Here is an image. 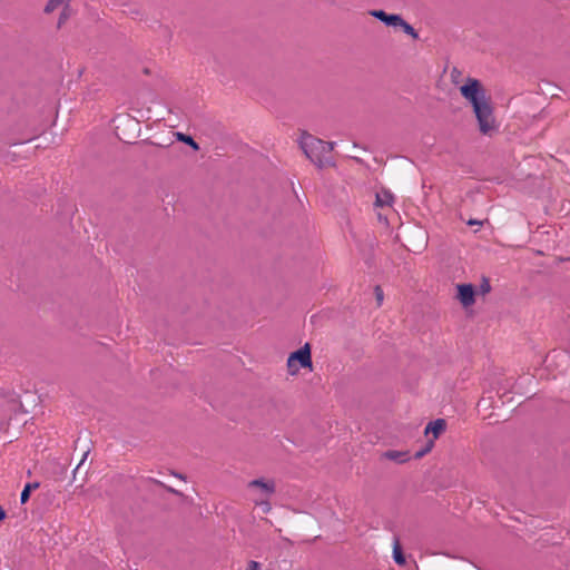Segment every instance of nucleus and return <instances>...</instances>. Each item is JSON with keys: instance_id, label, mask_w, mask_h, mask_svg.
Returning a JSON list of instances; mask_svg holds the SVG:
<instances>
[{"instance_id": "7ed1b4c3", "label": "nucleus", "mask_w": 570, "mask_h": 570, "mask_svg": "<svg viewBox=\"0 0 570 570\" xmlns=\"http://www.w3.org/2000/svg\"><path fill=\"white\" fill-rule=\"evenodd\" d=\"M247 495L250 501L261 507L263 512L271 510V499L276 491V482L271 478H259L247 483Z\"/></svg>"}, {"instance_id": "6e6552de", "label": "nucleus", "mask_w": 570, "mask_h": 570, "mask_svg": "<svg viewBox=\"0 0 570 570\" xmlns=\"http://www.w3.org/2000/svg\"><path fill=\"white\" fill-rule=\"evenodd\" d=\"M70 2L71 0H48L43 8V12L46 14H51L59 9H66V7L70 6Z\"/></svg>"}, {"instance_id": "9d476101", "label": "nucleus", "mask_w": 570, "mask_h": 570, "mask_svg": "<svg viewBox=\"0 0 570 570\" xmlns=\"http://www.w3.org/2000/svg\"><path fill=\"white\" fill-rule=\"evenodd\" d=\"M393 196L389 191H382L376 194L375 206L376 207H391L393 204Z\"/></svg>"}, {"instance_id": "9b49d317", "label": "nucleus", "mask_w": 570, "mask_h": 570, "mask_svg": "<svg viewBox=\"0 0 570 570\" xmlns=\"http://www.w3.org/2000/svg\"><path fill=\"white\" fill-rule=\"evenodd\" d=\"M393 559L400 566H403L405 563V558L402 553V550H401V547H400V543L397 540H395L394 544H393Z\"/></svg>"}, {"instance_id": "2eb2a0df", "label": "nucleus", "mask_w": 570, "mask_h": 570, "mask_svg": "<svg viewBox=\"0 0 570 570\" xmlns=\"http://www.w3.org/2000/svg\"><path fill=\"white\" fill-rule=\"evenodd\" d=\"M374 295H375V299H376V305L379 307L382 306L383 301H384V292L380 285H376L374 287Z\"/></svg>"}, {"instance_id": "a211bd4d", "label": "nucleus", "mask_w": 570, "mask_h": 570, "mask_svg": "<svg viewBox=\"0 0 570 570\" xmlns=\"http://www.w3.org/2000/svg\"><path fill=\"white\" fill-rule=\"evenodd\" d=\"M480 289H481V293H482L483 295H485V294L490 293V291H491V285H490V283H489V281H488V279H483V282H482L481 286H480Z\"/></svg>"}, {"instance_id": "aec40b11", "label": "nucleus", "mask_w": 570, "mask_h": 570, "mask_svg": "<svg viewBox=\"0 0 570 570\" xmlns=\"http://www.w3.org/2000/svg\"><path fill=\"white\" fill-rule=\"evenodd\" d=\"M455 75H460V71L456 68H453L451 71V77L454 79Z\"/></svg>"}, {"instance_id": "4be33fe9", "label": "nucleus", "mask_w": 570, "mask_h": 570, "mask_svg": "<svg viewBox=\"0 0 570 570\" xmlns=\"http://www.w3.org/2000/svg\"><path fill=\"white\" fill-rule=\"evenodd\" d=\"M468 224H469V225H476V224L479 225V224H481V223H480V222H478V220H474V219H470V220L468 222Z\"/></svg>"}, {"instance_id": "f3484780", "label": "nucleus", "mask_w": 570, "mask_h": 570, "mask_svg": "<svg viewBox=\"0 0 570 570\" xmlns=\"http://www.w3.org/2000/svg\"><path fill=\"white\" fill-rule=\"evenodd\" d=\"M179 139L191 146L194 149H198V144L190 136L179 135Z\"/></svg>"}, {"instance_id": "412c9836", "label": "nucleus", "mask_w": 570, "mask_h": 570, "mask_svg": "<svg viewBox=\"0 0 570 570\" xmlns=\"http://www.w3.org/2000/svg\"><path fill=\"white\" fill-rule=\"evenodd\" d=\"M6 513L4 510L0 507V522L4 519Z\"/></svg>"}, {"instance_id": "6ab92c4d", "label": "nucleus", "mask_w": 570, "mask_h": 570, "mask_svg": "<svg viewBox=\"0 0 570 570\" xmlns=\"http://www.w3.org/2000/svg\"><path fill=\"white\" fill-rule=\"evenodd\" d=\"M246 570H261V564L257 561H249Z\"/></svg>"}, {"instance_id": "423d86ee", "label": "nucleus", "mask_w": 570, "mask_h": 570, "mask_svg": "<svg viewBox=\"0 0 570 570\" xmlns=\"http://www.w3.org/2000/svg\"><path fill=\"white\" fill-rule=\"evenodd\" d=\"M287 371L291 375H305L313 371L312 358H287Z\"/></svg>"}, {"instance_id": "f03ea898", "label": "nucleus", "mask_w": 570, "mask_h": 570, "mask_svg": "<svg viewBox=\"0 0 570 570\" xmlns=\"http://www.w3.org/2000/svg\"><path fill=\"white\" fill-rule=\"evenodd\" d=\"M301 148L305 156L318 168L332 165L331 153L334 148L333 142L324 141L309 134H303L301 137Z\"/></svg>"}, {"instance_id": "f8f14e48", "label": "nucleus", "mask_w": 570, "mask_h": 570, "mask_svg": "<svg viewBox=\"0 0 570 570\" xmlns=\"http://www.w3.org/2000/svg\"><path fill=\"white\" fill-rule=\"evenodd\" d=\"M400 28H402V30L409 35L410 37H412L413 39H419V33L414 30V28L407 23L403 18H401V22L399 23Z\"/></svg>"}, {"instance_id": "4468645a", "label": "nucleus", "mask_w": 570, "mask_h": 570, "mask_svg": "<svg viewBox=\"0 0 570 570\" xmlns=\"http://www.w3.org/2000/svg\"><path fill=\"white\" fill-rule=\"evenodd\" d=\"M69 17H70V6L66 7V9H61L59 19L57 22V27L61 28L66 23V21L69 19Z\"/></svg>"}, {"instance_id": "39448f33", "label": "nucleus", "mask_w": 570, "mask_h": 570, "mask_svg": "<svg viewBox=\"0 0 570 570\" xmlns=\"http://www.w3.org/2000/svg\"><path fill=\"white\" fill-rule=\"evenodd\" d=\"M455 298L460 302L461 306L465 309L472 307L475 303L476 292L472 284H456Z\"/></svg>"}, {"instance_id": "1a4fd4ad", "label": "nucleus", "mask_w": 570, "mask_h": 570, "mask_svg": "<svg viewBox=\"0 0 570 570\" xmlns=\"http://www.w3.org/2000/svg\"><path fill=\"white\" fill-rule=\"evenodd\" d=\"M383 458L397 463H404L410 460V453L406 451L389 450L383 454Z\"/></svg>"}, {"instance_id": "20e7f679", "label": "nucleus", "mask_w": 570, "mask_h": 570, "mask_svg": "<svg viewBox=\"0 0 570 570\" xmlns=\"http://www.w3.org/2000/svg\"><path fill=\"white\" fill-rule=\"evenodd\" d=\"M446 423L443 419H438L432 422H430L424 430V435L426 438V446L419 451L415 456L422 458L426 453H429L432 448L434 446L435 440L439 439V436L445 431Z\"/></svg>"}, {"instance_id": "f257e3e1", "label": "nucleus", "mask_w": 570, "mask_h": 570, "mask_svg": "<svg viewBox=\"0 0 570 570\" xmlns=\"http://www.w3.org/2000/svg\"><path fill=\"white\" fill-rule=\"evenodd\" d=\"M460 94L471 104L480 132L484 136L498 132L499 124L481 82L478 79L468 78L465 83L460 87Z\"/></svg>"}, {"instance_id": "dca6fc26", "label": "nucleus", "mask_w": 570, "mask_h": 570, "mask_svg": "<svg viewBox=\"0 0 570 570\" xmlns=\"http://www.w3.org/2000/svg\"><path fill=\"white\" fill-rule=\"evenodd\" d=\"M37 487H38V484H33V485L27 484L24 487V489L22 490L21 495H20V500L22 503L28 501L31 489L37 488Z\"/></svg>"}, {"instance_id": "ddd939ff", "label": "nucleus", "mask_w": 570, "mask_h": 570, "mask_svg": "<svg viewBox=\"0 0 570 570\" xmlns=\"http://www.w3.org/2000/svg\"><path fill=\"white\" fill-rule=\"evenodd\" d=\"M311 352L312 350L309 343H305L297 351L291 352L288 356H311Z\"/></svg>"}, {"instance_id": "0eeeda50", "label": "nucleus", "mask_w": 570, "mask_h": 570, "mask_svg": "<svg viewBox=\"0 0 570 570\" xmlns=\"http://www.w3.org/2000/svg\"><path fill=\"white\" fill-rule=\"evenodd\" d=\"M370 14L384 22L385 24L392 27H397L402 18L400 14H389L383 10H373L370 12Z\"/></svg>"}]
</instances>
